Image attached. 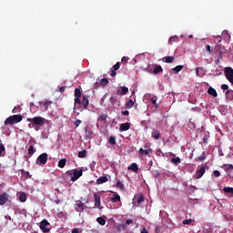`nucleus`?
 I'll return each mask as SVG.
<instances>
[{"label":"nucleus","instance_id":"obj_1","mask_svg":"<svg viewBox=\"0 0 233 233\" xmlns=\"http://www.w3.org/2000/svg\"><path fill=\"white\" fill-rule=\"evenodd\" d=\"M23 121V116L21 115H13L8 116L5 120L4 125L8 127V125H14L15 123H21Z\"/></svg>","mask_w":233,"mask_h":233},{"label":"nucleus","instance_id":"obj_2","mask_svg":"<svg viewBox=\"0 0 233 233\" xmlns=\"http://www.w3.org/2000/svg\"><path fill=\"white\" fill-rule=\"evenodd\" d=\"M69 176L73 177H71V181H77L81 176H83V169H73L72 171H68Z\"/></svg>","mask_w":233,"mask_h":233},{"label":"nucleus","instance_id":"obj_3","mask_svg":"<svg viewBox=\"0 0 233 233\" xmlns=\"http://www.w3.org/2000/svg\"><path fill=\"white\" fill-rule=\"evenodd\" d=\"M27 121L29 123H35V125H36V127H44L45 126V118H43L42 116L27 118Z\"/></svg>","mask_w":233,"mask_h":233},{"label":"nucleus","instance_id":"obj_4","mask_svg":"<svg viewBox=\"0 0 233 233\" xmlns=\"http://www.w3.org/2000/svg\"><path fill=\"white\" fill-rule=\"evenodd\" d=\"M47 161H48V154L47 153H42L36 158V165H46Z\"/></svg>","mask_w":233,"mask_h":233},{"label":"nucleus","instance_id":"obj_5","mask_svg":"<svg viewBox=\"0 0 233 233\" xmlns=\"http://www.w3.org/2000/svg\"><path fill=\"white\" fill-rule=\"evenodd\" d=\"M225 76L228 81L233 85V68L232 67H226Z\"/></svg>","mask_w":233,"mask_h":233},{"label":"nucleus","instance_id":"obj_6","mask_svg":"<svg viewBox=\"0 0 233 233\" xmlns=\"http://www.w3.org/2000/svg\"><path fill=\"white\" fill-rule=\"evenodd\" d=\"M76 108L77 110H81V97L80 96H75V106H74V113L76 114V116H79V112L76 111Z\"/></svg>","mask_w":233,"mask_h":233},{"label":"nucleus","instance_id":"obj_7","mask_svg":"<svg viewBox=\"0 0 233 233\" xmlns=\"http://www.w3.org/2000/svg\"><path fill=\"white\" fill-rule=\"evenodd\" d=\"M50 223L48 222V220L44 219L41 221L40 223V228L41 230H43V232H50Z\"/></svg>","mask_w":233,"mask_h":233},{"label":"nucleus","instance_id":"obj_8","mask_svg":"<svg viewBox=\"0 0 233 233\" xmlns=\"http://www.w3.org/2000/svg\"><path fill=\"white\" fill-rule=\"evenodd\" d=\"M205 172H207L206 167H200L198 170L196 171L195 179H201V177L205 176Z\"/></svg>","mask_w":233,"mask_h":233},{"label":"nucleus","instance_id":"obj_9","mask_svg":"<svg viewBox=\"0 0 233 233\" xmlns=\"http://www.w3.org/2000/svg\"><path fill=\"white\" fill-rule=\"evenodd\" d=\"M85 139H92L94 137V131L88 127H85Z\"/></svg>","mask_w":233,"mask_h":233},{"label":"nucleus","instance_id":"obj_10","mask_svg":"<svg viewBox=\"0 0 233 233\" xmlns=\"http://www.w3.org/2000/svg\"><path fill=\"white\" fill-rule=\"evenodd\" d=\"M121 89L116 91V96H127L128 94V87L127 86H120Z\"/></svg>","mask_w":233,"mask_h":233},{"label":"nucleus","instance_id":"obj_11","mask_svg":"<svg viewBox=\"0 0 233 233\" xmlns=\"http://www.w3.org/2000/svg\"><path fill=\"white\" fill-rule=\"evenodd\" d=\"M8 202V194L3 193L0 195V206L5 205Z\"/></svg>","mask_w":233,"mask_h":233},{"label":"nucleus","instance_id":"obj_12","mask_svg":"<svg viewBox=\"0 0 233 233\" xmlns=\"http://www.w3.org/2000/svg\"><path fill=\"white\" fill-rule=\"evenodd\" d=\"M88 95L83 96L82 106L84 108H88V105H90V100L88 99Z\"/></svg>","mask_w":233,"mask_h":233},{"label":"nucleus","instance_id":"obj_13","mask_svg":"<svg viewBox=\"0 0 233 233\" xmlns=\"http://www.w3.org/2000/svg\"><path fill=\"white\" fill-rule=\"evenodd\" d=\"M94 198H95V207L99 208L101 207V197H99L97 193H95Z\"/></svg>","mask_w":233,"mask_h":233},{"label":"nucleus","instance_id":"obj_14","mask_svg":"<svg viewBox=\"0 0 233 233\" xmlns=\"http://www.w3.org/2000/svg\"><path fill=\"white\" fill-rule=\"evenodd\" d=\"M6 156V148L3 145V141L0 139V157H5Z\"/></svg>","mask_w":233,"mask_h":233},{"label":"nucleus","instance_id":"obj_15","mask_svg":"<svg viewBox=\"0 0 233 233\" xmlns=\"http://www.w3.org/2000/svg\"><path fill=\"white\" fill-rule=\"evenodd\" d=\"M76 212H83V210H85V204H83L81 200L76 201Z\"/></svg>","mask_w":233,"mask_h":233},{"label":"nucleus","instance_id":"obj_16","mask_svg":"<svg viewBox=\"0 0 233 233\" xmlns=\"http://www.w3.org/2000/svg\"><path fill=\"white\" fill-rule=\"evenodd\" d=\"M108 181V177L103 176L96 179V185H103V183H106Z\"/></svg>","mask_w":233,"mask_h":233},{"label":"nucleus","instance_id":"obj_17","mask_svg":"<svg viewBox=\"0 0 233 233\" xmlns=\"http://www.w3.org/2000/svg\"><path fill=\"white\" fill-rule=\"evenodd\" d=\"M120 132H127V130H130V123H123L119 127Z\"/></svg>","mask_w":233,"mask_h":233},{"label":"nucleus","instance_id":"obj_18","mask_svg":"<svg viewBox=\"0 0 233 233\" xmlns=\"http://www.w3.org/2000/svg\"><path fill=\"white\" fill-rule=\"evenodd\" d=\"M127 170H132V172H136L137 173V171L139 170V167H137V163H132L128 167Z\"/></svg>","mask_w":233,"mask_h":233},{"label":"nucleus","instance_id":"obj_19","mask_svg":"<svg viewBox=\"0 0 233 233\" xmlns=\"http://www.w3.org/2000/svg\"><path fill=\"white\" fill-rule=\"evenodd\" d=\"M163 73V67L161 66L155 65V68L153 69V74L157 75Z\"/></svg>","mask_w":233,"mask_h":233},{"label":"nucleus","instance_id":"obj_20","mask_svg":"<svg viewBox=\"0 0 233 233\" xmlns=\"http://www.w3.org/2000/svg\"><path fill=\"white\" fill-rule=\"evenodd\" d=\"M27 198H28L26 197V193H25L23 191L19 193V201H21V203L26 202Z\"/></svg>","mask_w":233,"mask_h":233},{"label":"nucleus","instance_id":"obj_21","mask_svg":"<svg viewBox=\"0 0 233 233\" xmlns=\"http://www.w3.org/2000/svg\"><path fill=\"white\" fill-rule=\"evenodd\" d=\"M139 154L140 156H148V154H152V149H143V148H140L139 149Z\"/></svg>","mask_w":233,"mask_h":233},{"label":"nucleus","instance_id":"obj_22","mask_svg":"<svg viewBox=\"0 0 233 233\" xmlns=\"http://www.w3.org/2000/svg\"><path fill=\"white\" fill-rule=\"evenodd\" d=\"M208 94H209V96H212L213 97H218V92L213 87H209L208 89Z\"/></svg>","mask_w":233,"mask_h":233},{"label":"nucleus","instance_id":"obj_23","mask_svg":"<svg viewBox=\"0 0 233 233\" xmlns=\"http://www.w3.org/2000/svg\"><path fill=\"white\" fill-rule=\"evenodd\" d=\"M174 59H175L174 56H165L162 58V61L164 63H174Z\"/></svg>","mask_w":233,"mask_h":233},{"label":"nucleus","instance_id":"obj_24","mask_svg":"<svg viewBox=\"0 0 233 233\" xmlns=\"http://www.w3.org/2000/svg\"><path fill=\"white\" fill-rule=\"evenodd\" d=\"M96 222L101 225L102 227H105V225H106V220L105 218H103V217H98L96 218Z\"/></svg>","mask_w":233,"mask_h":233},{"label":"nucleus","instance_id":"obj_25","mask_svg":"<svg viewBox=\"0 0 233 233\" xmlns=\"http://www.w3.org/2000/svg\"><path fill=\"white\" fill-rule=\"evenodd\" d=\"M86 154H88V151H86V149H84L82 151L78 152V157L80 159H83L84 157H86Z\"/></svg>","mask_w":233,"mask_h":233},{"label":"nucleus","instance_id":"obj_26","mask_svg":"<svg viewBox=\"0 0 233 233\" xmlns=\"http://www.w3.org/2000/svg\"><path fill=\"white\" fill-rule=\"evenodd\" d=\"M174 74H179L183 70V66H177L176 67L171 69Z\"/></svg>","mask_w":233,"mask_h":233},{"label":"nucleus","instance_id":"obj_27","mask_svg":"<svg viewBox=\"0 0 233 233\" xmlns=\"http://www.w3.org/2000/svg\"><path fill=\"white\" fill-rule=\"evenodd\" d=\"M171 163H173V165H176V167H177V165L181 163V158H179V157H173L171 158Z\"/></svg>","mask_w":233,"mask_h":233},{"label":"nucleus","instance_id":"obj_28","mask_svg":"<svg viewBox=\"0 0 233 233\" xmlns=\"http://www.w3.org/2000/svg\"><path fill=\"white\" fill-rule=\"evenodd\" d=\"M66 165V158H62L58 162L59 168H65V166Z\"/></svg>","mask_w":233,"mask_h":233},{"label":"nucleus","instance_id":"obj_29","mask_svg":"<svg viewBox=\"0 0 233 233\" xmlns=\"http://www.w3.org/2000/svg\"><path fill=\"white\" fill-rule=\"evenodd\" d=\"M222 37L225 39V41H230V35H228V31H223Z\"/></svg>","mask_w":233,"mask_h":233},{"label":"nucleus","instance_id":"obj_30","mask_svg":"<svg viewBox=\"0 0 233 233\" xmlns=\"http://www.w3.org/2000/svg\"><path fill=\"white\" fill-rule=\"evenodd\" d=\"M111 201L112 203H117V201H121V197L118 194L114 195Z\"/></svg>","mask_w":233,"mask_h":233},{"label":"nucleus","instance_id":"obj_31","mask_svg":"<svg viewBox=\"0 0 233 233\" xmlns=\"http://www.w3.org/2000/svg\"><path fill=\"white\" fill-rule=\"evenodd\" d=\"M205 159H207V154L203 152L200 157L195 158V161H205Z\"/></svg>","mask_w":233,"mask_h":233},{"label":"nucleus","instance_id":"obj_32","mask_svg":"<svg viewBox=\"0 0 233 233\" xmlns=\"http://www.w3.org/2000/svg\"><path fill=\"white\" fill-rule=\"evenodd\" d=\"M223 192H225L226 194H233V187H225L223 188Z\"/></svg>","mask_w":233,"mask_h":233},{"label":"nucleus","instance_id":"obj_33","mask_svg":"<svg viewBox=\"0 0 233 233\" xmlns=\"http://www.w3.org/2000/svg\"><path fill=\"white\" fill-rule=\"evenodd\" d=\"M116 188H120V190H125V185L121 181H117L116 184Z\"/></svg>","mask_w":233,"mask_h":233},{"label":"nucleus","instance_id":"obj_34","mask_svg":"<svg viewBox=\"0 0 233 233\" xmlns=\"http://www.w3.org/2000/svg\"><path fill=\"white\" fill-rule=\"evenodd\" d=\"M134 106V100L130 99L126 103V108H132Z\"/></svg>","mask_w":233,"mask_h":233},{"label":"nucleus","instance_id":"obj_35","mask_svg":"<svg viewBox=\"0 0 233 233\" xmlns=\"http://www.w3.org/2000/svg\"><path fill=\"white\" fill-rule=\"evenodd\" d=\"M152 137H154V139H159V137H161V134H159L157 131H153Z\"/></svg>","mask_w":233,"mask_h":233},{"label":"nucleus","instance_id":"obj_36","mask_svg":"<svg viewBox=\"0 0 233 233\" xmlns=\"http://www.w3.org/2000/svg\"><path fill=\"white\" fill-rule=\"evenodd\" d=\"M177 39H178V37L176 36V35L171 36V37H169V39H168V44H169V45H172V43H176V41H177Z\"/></svg>","mask_w":233,"mask_h":233},{"label":"nucleus","instance_id":"obj_37","mask_svg":"<svg viewBox=\"0 0 233 233\" xmlns=\"http://www.w3.org/2000/svg\"><path fill=\"white\" fill-rule=\"evenodd\" d=\"M34 154H35V149L34 148V146H30L28 148V155L34 156Z\"/></svg>","mask_w":233,"mask_h":233},{"label":"nucleus","instance_id":"obj_38","mask_svg":"<svg viewBox=\"0 0 233 233\" xmlns=\"http://www.w3.org/2000/svg\"><path fill=\"white\" fill-rule=\"evenodd\" d=\"M107 84H108V78H102V79L100 80V85H101L102 86H106Z\"/></svg>","mask_w":233,"mask_h":233},{"label":"nucleus","instance_id":"obj_39","mask_svg":"<svg viewBox=\"0 0 233 233\" xmlns=\"http://www.w3.org/2000/svg\"><path fill=\"white\" fill-rule=\"evenodd\" d=\"M52 105V101L46 100L43 104L45 110H48V106Z\"/></svg>","mask_w":233,"mask_h":233},{"label":"nucleus","instance_id":"obj_40","mask_svg":"<svg viewBox=\"0 0 233 233\" xmlns=\"http://www.w3.org/2000/svg\"><path fill=\"white\" fill-rule=\"evenodd\" d=\"M157 102V96H153L150 98V103H152V105H155V106L157 108V104H156Z\"/></svg>","mask_w":233,"mask_h":233},{"label":"nucleus","instance_id":"obj_41","mask_svg":"<svg viewBox=\"0 0 233 233\" xmlns=\"http://www.w3.org/2000/svg\"><path fill=\"white\" fill-rule=\"evenodd\" d=\"M81 96H82L81 89L76 88L75 89V97H81Z\"/></svg>","mask_w":233,"mask_h":233},{"label":"nucleus","instance_id":"obj_42","mask_svg":"<svg viewBox=\"0 0 233 233\" xmlns=\"http://www.w3.org/2000/svg\"><path fill=\"white\" fill-rule=\"evenodd\" d=\"M97 121H106V115L102 114L98 116Z\"/></svg>","mask_w":233,"mask_h":233},{"label":"nucleus","instance_id":"obj_43","mask_svg":"<svg viewBox=\"0 0 233 233\" xmlns=\"http://www.w3.org/2000/svg\"><path fill=\"white\" fill-rule=\"evenodd\" d=\"M226 170H233V165L232 164H225L224 165Z\"/></svg>","mask_w":233,"mask_h":233},{"label":"nucleus","instance_id":"obj_44","mask_svg":"<svg viewBox=\"0 0 233 233\" xmlns=\"http://www.w3.org/2000/svg\"><path fill=\"white\" fill-rule=\"evenodd\" d=\"M109 101L111 105H116V103L117 102V98L116 96H111Z\"/></svg>","mask_w":233,"mask_h":233},{"label":"nucleus","instance_id":"obj_45","mask_svg":"<svg viewBox=\"0 0 233 233\" xmlns=\"http://www.w3.org/2000/svg\"><path fill=\"white\" fill-rule=\"evenodd\" d=\"M143 201H145V197L142 195V196H139L137 199V203H143Z\"/></svg>","mask_w":233,"mask_h":233},{"label":"nucleus","instance_id":"obj_46","mask_svg":"<svg viewBox=\"0 0 233 233\" xmlns=\"http://www.w3.org/2000/svg\"><path fill=\"white\" fill-rule=\"evenodd\" d=\"M109 143L110 145H116V137L111 136L109 137Z\"/></svg>","mask_w":233,"mask_h":233},{"label":"nucleus","instance_id":"obj_47","mask_svg":"<svg viewBox=\"0 0 233 233\" xmlns=\"http://www.w3.org/2000/svg\"><path fill=\"white\" fill-rule=\"evenodd\" d=\"M82 121L80 119H77L74 122L75 127L77 128V127H79V125H81Z\"/></svg>","mask_w":233,"mask_h":233},{"label":"nucleus","instance_id":"obj_48","mask_svg":"<svg viewBox=\"0 0 233 233\" xmlns=\"http://www.w3.org/2000/svg\"><path fill=\"white\" fill-rule=\"evenodd\" d=\"M183 225H190V223H192V219H186V220H183Z\"/></svg>","mask_w":233,"mask_h":233},{"label":"nucleus","instance_id":"obj_49","mask_svg":"<svg viewBox=\"0 0 233 233\" xmlns=\"http://www.w3.org/2000/svg\"><path fill=\"white\" fill-rule=\"evenodd\" d=\"M228 101H233V90H231V94L227 96Z\"/></svg>","mask_w":233,"mask_h":233},{"label":"nucleus","instance_id":"obj_50","mask_svg":"<svg viewBox=\"0 0 233 233\" xmlns=\"http://www.w3.org/2000/svg\"><path fill=\"white\" fill-rule=\"evenodd\" d=\"M213 176H214L215 177H219V176H221V174L219 173L218 170H215V171L213 172Z\"/></svg>","mask_w":233,"mask_h":233},{"label":"nucleus","instance_id":"obj_51","mask_svg":"<svg viewBox=\"0 0 233 233\" xmlns=\"http://www.w3.org/2000/svg\"><path fill=\"white\" fill-rule=\"evenodd\" d=\"M120 64H119V62H117L114 66H113V68H114V70H119V68H120Z\"/></svg>","mask_w":233,"mask_h":233},{"label":"nucleus","instance_id":"obj_52","mask_svg":"<svg viewBox=\"0 0 233 233\" xmlns=\"http://www.w3.org/2000/svg\"><path fill=\"white\" fill-rule=\"evenodd\" d=\"M206 50H207V52H208V54H212V49H211L210 45H208V46H206Z\"/></svg>","mask_w":233,"mask_h":233},{"label":"nucleus","instance_id":"obj_53","mask_svg":"<svg viewBox=\"0 0 233 233\" xmlns=\"http://www.w3.org/2000/svg\"><path fill=\"white\" fill-rule=\"evenodd\" d=\"M221 89H222V90H228V86L226 85V84H223V85L221 86Z\"/></svg>","mask_w":233,"mask_h":233},{"label":"nucleus","instance_id":"obj_54","mask_svg":"<svg viewBox=\"0 0 233 233\" xmlns=\"http://www.w3.org/2000/svg\"><path fill=\"white\" fill-rule=\"evenodd\" d=\"M122 63H128V57L123 56L122 57Z\"/></svg>","mask_w":233,"mask_h":233},{"label":"nucleus","instance_id":"obj_55","mask_svg":"<svg viewBox=\"0 0 233 233\" xmlns=\"http://www.w3.org/2000/svg\"><path fill=\"white\" fill-rule=\"evenodd\" d=\"M35 124L34 123V122H30L29 124H28V127L29 128H35Z\"/></svg>","mask_w":233,"mask_h":233},{"label":"nucleus","instance_id":"obj_56","mask_svg":"<svg viewBox=\"0 0 233 233\" xmlns=\"http://www.w3.org/2000/svg\"><path fill=\"white\" fill-rule=\"evenodd\" d=\"M116 71V70H115V69L111 71V77H116V74H117Z\"/></svg>","mask_w":233,"mask_h":233},{"label":"nucleus","instance_id":"obj_57","mask_svg":"<svg viewBox=\"0 0 233 233\" xmlns=\"http://www.w3.org/2000/svg\"><path fill=\"white\" fill-rule=\"evenodd\" d=\"M121 114H122V116H128V114H130V112L128 110H126V111H122Z\"/></svg>","mask_w":233,"mask_h":233},{"label":"nucleus","instance_id":"obj_58","mask_svg":"<svg viewBox=\"0 0 233 233\" xmlns=\"http://www.w3.org/2000/svg\"><path fill=\"white\" fill-rule=\"evenodd\" d=\"M132 223H133L132 219L126 220V225H132Z\"/></svg>","mask_w":233,"mask_h":233},{"label":"nucleus","instance_id":"obj_59","mask_svg":"<svg viewBox=\"0 0 233 233\" xmlns=\"http://www.w3.org/2000/svg\"><path fill=\"white\" fill-rule=\"evenodd\" d=\"M232 94V90H227L226 91V97H228L229 95Z\"/></svg>","mask_w":233,"mask_h":233},{"label":"nucleus","instance_id":"obj_60","mask_svg":"<svg viewBox=\"0 0 233 233\" xmlns=\"http://www.w3.org/2000/svg\"><path fill=\"white\" fill-rule=\"evenodd\" d=\"M72 233H79V228H73Z\"/></svg>","mask_w":233,"mask_h":233},{"label":"nucleus","instance_id":"obj_61","mask_svg":"<svg viewBox=\"0 0 233 233\" xmlns=\"http://www.w3.org/2000/svg\"><path fill=\"white\" fill-rule=\"evenodd\" d=\"M59 92H61V94H63V92H65V86H61V87L59 88Z\"/></svg>","mask_w":233,"mask_h":233},{"label":"nucleus","instance_id":"obj_62","mask_svg":"<svg viewBox=\"0 0 233 233\" xmlns=\"http://www.w3.org/2000/svg\"><path fill=\"white\" fill-rule=\"evenodd\" d=\"M196 74H197V76H199V67L196 68Z\"/></svg>","mask_w":233,"mask_h":233},{"label":"nucleus","instance_id":"obj_63","mask_svg":"<svg viewBox=\"0 0 233 233\" xmlns=\"http://www.w3.org/2000/svg\"><path fill=\"white\" fill-rule=\"evenodd\" d=\"M141 233H148V231L147 230V228H144L142 229Z\"/></svg>","mask_w":233,"mask_h":233},{"label":"nucleus","instance_id":"obj_64","mask_svg":"<svg viewBox=\"0 0 233 233\" xmlns=\"http://www.w3.org/2000/svg\"><path fill=\"white\" fill-rule=\"evenodd\" d=\"M30 106H34V102H31V103H30Z\"/></svg>","mask_w":233,"mask_h":233}]
</instances>
